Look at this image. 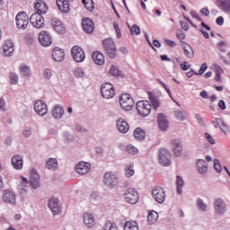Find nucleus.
<instances>
[{
  "label": "nucleus",
  "mask_w": 230,
  "mask_h": 230,
  "mask_svg": "<svg viewBox=\"0 0 230 230\" xmlns=\"http://www.w3.org/2000/svg\"><path fill=\"white\" fill-rule=\"evenodd\" d=\"M103 49L106 52L107 57L109 58L114 59L116 58V43L111 38L106 39L102 41Z\"/></svg>",
  "instance_id": "f257e3e1"
},
{
  "label": "nucleus",
  "mask_w": 230,
  "mask_h": 230,
  "mask_svg": "<svg viewBox=\"0 0 230 230\" xmlns=\"http://www.w3.org/2000/svg\"><path fill=\"white\" fill-rule=\"evenodd\" d=\"M136 109L142 118H146L152 112V104L148 101H138Z\"/></svg>",
  "instance_id": "f03ea898"
},
{
  "label": "nucleus",
  "mask_w": 230,
  "mask_h": 230,
  "mask_svg": "<svg viewBox=\"0 0 230 230\" xmlns=\"http://www.w3.org/2000/svg\"><path fill=\"white\" fill-rule=\"evenodd\" d=\"M123 197L125 202H127L128 204L134 205L137 204V202L139 201V193L134 188H128V190H126Z\"/></svg>",
  "instance_id": "7ed1b4c3"
},
{
  "label": "nucleus",
  "mask_w": 230,
  "mask_h": 230,
  "mask_svg": "<svg viewBox=\"0 0 230 230\" xmlns=\"http://www.w3.org/2000/svg\"><path fill=\"white\" fill-rule=\"evenodd\" d=\"M119 105L124 111L134 109V99L128 93H122L119 97Z\"/></svg>",
  "instance_id": "20e7f679"
},
{
  "label": "nucleus",
  "mask_w": 230,
  "mask_h": 230,
  "mask_svg": "<svg viewBox=\"0 0 230 230\" xmlns=\"http://www.w3.org/2000/svg\"><path fill=\"white\" fill-rule=\"evenodd\" d=\"M16 25L19 30H26L30 24V17L25 12H19L15 17Z\"/></svg>",
  "instance_id": "39448f33"
},
{
  "label": "nucleus",
  "mask_w": 230,
  "mask_h": 230,
  "mask_svg": "<svg viewBox=\"0 0 230 230\" xmlns=\"http://www.w3.org/2000/svg\"><path fill=\"white\" fill-rule=\"evenodd\" d=\"M101 93L102 98L106 100H111V98H114L116 94V90L114 89V85L111 83H105L101 87Z\"/></svg>",
  "instance_id": "423d86ee"
},
{
  "label": "nucleus",
  "mask_w": 230,
  "mask_h": 230,
  "mask_svg": "<svg viewBox=\"0 0 230 230\" xmlns=\"http://www.w3.org/2000/svg\"><path fill=\"white\" fill-rule=\"evenodd\" d=\"M153 198L158 204H163L164 200H166V193L164 192V189L161 187H155L152 190Z\"/></svg>",
  "instance_id": "0eeeda50"
},
{
  "label": "nucleus",
  "mask_w": 230,
  "mask_h": 230,
  "mask_svg": "<svg viewBox=\"0 0 230 230\" xmlns=\"http://www.w3.org/2000/svg\"><path fill=\"white\" fill-rule=\"evenodd\" d=\"M72 57L75 62H84L85 60V52L82 48L74 46L71 49Z\"/></svg>",
  "instance_id": "6e6552de"
},
{
  "label": "nucleus",
  "mask_w": 230,
  "mask_h": 230,
  "mask_svg": "<svg viewBox=\"0 0 230 230\" xmlns=\"http://www.w3.org/2000/svg\"><path fill=\"white\" fill-rule=\"evenodd\" d=\"M39 41L41 46L48 48V46H51L53 40L51 39V34L46 31H42L38 36Z\"/></svg>",
  "instance_id": "1a4fd4ad"
},
{
  "label": "nucleus",
  "mask_w": 230,
  "mask_h": 230,
  "mask_svg": "<svg viewBox=\"0 0 230 230\" xmlns=\"http://www.w3.org/2000/svg\"><path fill=\"white\" fill-rule=\"evenodd\" d=\"M49 208L53 215H58L62 211V205H60V201L57 198H51L49 200Z\"/></svg>",
  "instance_id": "9d476101"
},
{
  "label": "nucleus",
  "mask_w": 230,
  "mask_h": 230,
  "mask_svg": "<svg viewBox=\"0 0 230 230\" xmlns=\"http://www.w3.org/2000/svg\"><path fill=\"white\" fill-rule=\"evenodd\" d=\"M31 23L34 28H44V18L42 14L33 13L30 18Z\"/></svg>",
  "instance_id": "9b49d317"
},
{
  "label": "nucleus",
  "mask_w": 230,
  "mask_h": 230,
  "mask_svg": "<svg viewBox=\"0 0 230 230\" xmlns=\"http://www.w3.org/2000/svg\"><path fill=\"white\" fill-rule=\"evenodd\" d=\"M159 163L162 166H170L172 162L170 161V153L166 149H161L159 153Z\"/></svg>",
  "instance_id": "f8f14e48"
},
{
  "label": "nucleus",
  "mask_w": 230,
  "mask_h": 230,
  "mask_svg": "<svg viewBox=\"0 0 230 230\" xmlns=\"http://www.w3.org/2000/svg\"><path fill=\"white\" fill-rule=\"evenodd\" d=\"M34 111L40 116H44L45 114H48V105L43 101H37L34 103Z\"/></svg>",
  "instance_id": "ddd939ff"
},
{
  "label": "nucleus",
  "mask_w": 230,
  "mask_h": 230,
  "mask_svg": "<svg viewBox=\"0 0 230 230\" xmlns=\"http://www.w3.org/2000/svg\"><path fill=\"white\" fill-rule=\"evenodd\" d=\"M104 183L106 186L112 188V186H116L118 182V177L113 172H106L104 174Z\"/></svg>",
  "instance_id": "4468645a"
},
{
  "label": "nucleus",
  "mask_w": 230,
  "mask_h": 230,
  "mask_svg": "<svg viewBox=\"0 0 230 230\" xmlns=\"http://www.w3.org/2000/svg\"><path fill=\"white\" fill-rule=\"evenodd\" d=\"M56 4L62 13H69V10H71L69 0H56Z\"/></svg>",
  "instance_id": "2eb2a0df"
},
{
  "label": "nucleus",
  "mask_w": 230,
  "mask_h": 230,
  "mask_svg": "<svg viewBox=\"0 0 230 230\" xmlns=\"http://www.w3.org/2000/svg\"><path fill=\"white\" fill-rule=\"evenodd\" d=\"M51 26L58 33H66V27L64 26V23H62V21H60L58 18H53L51 20Z\"/></svg>",
  "instance_id": "dca6fc26"
},
{
  "label": "nucleus",
  "mask_w": 230,
  "mask_h": 230,
  "mask_svg": "<svg viewBox=\"0 0 230 230\" xmlns=\"http://www.w3.org/2000/svg\"><path fill=\"white\" fill-rule=\"evenodd\" d=\"M34 6L37 12L34 13H39V15H44V13H48L49 7H48V4L44 3V1L37 0Z\"/></svg>",
  "instance_id": "f3484780"
},
{
  "label": "nucleus",
  "mask_w": 230,
  "mask_h": 230,
  "mask_svg": "<svg viewBox=\"0 0 230 230\" xmlns=\"http://www.w3.org/2000/svg\"><path fill=\"white\" fill-rule=\"evenodd\" d=\"M117 128L121 132V134H127V132L130 130V126L125 119L120 118L117 120Z\"/></svg>",
  "instance_id": "a211bd4d"
},
{
  "label": "nucleus",
  "mask_w": 230,
  "mask_h": 230,
  "mask_svg": "<svg viewBox=\"0 0 230 230\" xmlns=\"http://www.w3.org/2000/svg\"><path fill=\"white\" fill-rule=\"evenodd\" d=\"M66 57V52H64V49L56 47L52 51V58L55 60V62H62L64 60V58Z\"/></svg>",
  "instance_id": "6ab92c4d"
},
{
  "label": "nucleus",
  "mask_w": 230,
  "mask_h": 230,
  "mask_svg": "<svg viewBox=\"0 0 230 230\" xmlns=\"http://www.w3.org/2000/svg\"><path fill=\"white\" fill-rule=\"evenodd\" d=\"M82 26L86 33H93L94 31V22L91 18L83 19Z\"/></svg>",
  "instance_id": "aec40b11"
},
{
  "label": "nucleus",
  "mask_w": 230,
  "mask_h": 230,
  "mask_svg": "<svg viewBox=\"0 0 230 230\" xmlns=\"http://www.w3.org/2000/svg\"><path fill=\"white\" fill-rule=\"evenodd\" d=\"M75 170L79 175H85V173H89V172H91V164L85 162H80L76 165Z\"/></svg>",
  "instance_id": "412c9836"
},
{
  "label": "nucleus",
  "mask_w": 230,
  "mask_h": 230,
  "mask_svg": "<svg viewBox=\"0 0 230 230\" xmlns=\"http://www.w3.org/2000/svg\"><path fill=\"white\" fill-rule=\"evenodd\" d=\"M40 181V176L39 175L37 171L31 170L30 183L32 186V188H34V190H37V188H39V186H40V183L39 182Z\"/></svg>",
  "instance_id": "4be33fe9"
},
{
  "label": "nucleus",
  "mask_w": 230,
  "mask_h": 230,
  "mask_svg": "<svg viewBox=\"0 0 230 230\" xmlns=\"http://www.w3.org/2000/svg\"><path fill=\"white\" fill-rule=\"evenodd\" d=\"M157 122L160 130L163 132H166V130H168V120L166 119V116L163 113L158 114Z\"/></svg>",
  "instance_id": "5701e85b"
},
{
  "label": "nucleus",
  "mask_w": 230,
  "mask_h": 230,
  "mask_svg": "<svg viewBox=\"0 0 230 230\" xmlns=\"http://www.w3.org/2000/svg\"><path fill=\"white\" fill-rule=\"evenodd\" d=\"M216 4L225 13H230V0H216Z\"/></svg>",
  "instance_id": "b1692460"
},
{
  "label": "nucleus",
  "mask_w": 230,
  "mask_h": 230,
  "mask_svg": "<svg viewBox=\"0 0 230 230\" xmlns=\"http://www.w3.org/2000/svg\"><path fill=\"white\" fill-rule=\"evenodd\" d=\"M12 164L14 170H22V166L24 164V160H22V156L19 155L13 156Z\"/></svg>",
  "instance_id": "393cba45"
},
{
  "label": "nucleus",
  "mask_w": 230,
  "mask_h": 230,
  "mask_svg": "<svg viewBox=\"0 0 230 230\" xmlns=\"http://www.w3.org/2000/svg\"><path fill=\"white\" fill-rule=\"evenodd\" d=\"M92 58L97 66H103L105 64V57L100 51H94L92 55Z\"/></svg>",
  "instance_id": "a878e982"
},
{
  "label": "nucleus",
  "mask_w": 230,
  "mask_h": 230,
  "mask_svg": "<svg viewBox=\"0 0 230 230\" xmlns=\"http://www.w3.org/2000/svg\"><path fill=\"white\" fill-rule=\"evenodd\" d=\"M3 200L7 204H15V194L11 190H4Z\"/></svg>",
  "instance_id": "bb28decb"
},
{
  "label": "nucleus",
  "mask_w": 230,
  "mask_h": 230,
  "mask_svg": "<svg viewBox=\"0 0 230 230\" xmlns=\"http://www.w3.org/2000/svg\"><path fill=\"white\" fill-rule=\"evenodd\" d=\"M84 222L88 227H94V226H96L94 215H93L92 213H84Z\"/></svg>",
  "instance_id": "cd10ccee"
},
{
  "label": "nucleus",
  "mask_w": 230,
  "mask_h": 230,
  "mask_svg": "<svg viewBox=\"0 0 230 230\" xmlns=\"http://www.w3.org/2000/svg\"><path fill=\"white\" fill-rule=\"evenodd\" d=\"M13 43L12 40H6L4 44V55L5 57H12L13 55Z\"/></svg>",
  "instance_id": "c85d7f7f"
},
{
  "label": "nucleus",
  "mask_w": 230,
  "mask_h": 230,
  "mask_svg": "<svg viewBox=\"0 0 230 230\" xmlns=\"http://www.w3.org/2000/svg\"><path fill=\"white\" fill-rule=\"evenodd\" d=\"M215 209L218 215H222V213H226V203H224V199H217L215 200Z\"/></svg>",
  "instance_id": "c756f323"
},
{
  "label": "nucleus",
  "mask_w": 230,
  "mask_h": 230,
  "mask_svg": "<svg viewBox=\"0 0 230 230\" xmlns=\"http://www.w3.org/2000/svg\"><path fill=\"white\" fill-rule=\"evenodd\" d=\"M214 126L216 128H220L224 134H229V128L226 125V122L222 119H216L214 121Z\"/></svg>",
  "instance_id": "7c9ffc66"
},
{
  "label": "nucleus",
  "mask_w": 230,
  "mask_h": 230,
  "mask_svg": "<svg viewBox=\"0 0 230 230\" xmlns=\"http://www.w3.org/2000/svg\"><path fill=\"white\" fill-rule=\"evenodd\" d=\"M182 48H183V54L185 55V57H187V58H193V57H195V52L193 51V48H191L190 44L183 43Z\"/></svg>",
  "instance_id": "2f4dec72"
},
{
  "label": "nucleus",
  "mask_w": 230,
  "mask_h": 230,
  "mask_svg": "<svg viewBox=\"0 0 230 230\" xmlns=\"http://www.w3.org/2000/svg\"><path fill=\"white\" fill-rule=\"evenodd\" d=\"M173 152L176 157H179L182 154V146H181V140L176 139L172 141Z\"/></svg>",
  "instance_id": "473e14b6"
},
{
  "label": "nucleus",
  "mask_w": 230,
  "mask_h": 230,
  "mask_svg": "<svg viewBox=\"0 0 230 230\" xmlns=\"http://www.w3.org/2000/svg\"><path fill=\"white\" fill-rule=\"evenodd\" d=\"M147 94L153 109H155V111H157L160 105L159 99H157L156 96L154 95V93H152L151 92H148Z\"/></svg>",
  "instance_id": "72a5a7b5"
},
{
  "label": "nucleus",
  "mask_w": 230,
  "mask_h": 230,
  "mask_svg": "<svg viewBox=\"0 0 230 230\" xmlns=\"http://www.w3.org/2000/svg\"><path fill=\"white\" fill-rule=\"evenodd\" d=\"M46 168H48V170H57V168H58L57 158L49 159L46 163Z\"/></svg>",
  "instance_id": "f704fd0d"
},
{
  "label": "nucleus",
  "mask_w": 230,
  "mask_h": 230,
  "mask_svg": "<svg viewBox=\"0 0 230 230\" xmlns=\"http://www.w3.org/2000/svg\"><path fill=\"white\" fill-rule=\"evenodd\" d=\"M146 137V134L145 133V130H143L140 128H137L134 131V137L137 139V141H143L145 137Z\"/></svg>",
  "instance_id": "c9c22d12"
},
{
  "label": "nucleus",
  "mask_w": 230,
  "mask_h": 230,
  "mask_svg": "<svg viewBox=\"0 0 230 230\" xmlns=\"http://www.w3.org/2000/svg\"><path fill=\"white\" fill-rule=\"evenodd\" d=\"M197 168L199 173H206V172H208V164L204 160H199L197 163Z\"/></svg>",
  "instance_id": "e433bc0d"
},
{
  "label": "nucleus",
  "mask_w": 230,
  "mask_h": 230,
  "mask_svg": "<svg viewBox=\"0 0 230 230\" xmlns=\"http://www.w3.org/2000/svg\"><path fill=\"white\" fill-rule=\"evenodd\" d=\"M157 218H159V214L154 210H151L147 216V222L148 224H155V222H157Z\"/></svg>",
  "instance_id": "4c0bfd02"
},
{
  "label": "nucleus",
  "mask_w": 230,
  "mask_h": 230,
  "mask_svg": "<svg viewBox=\"0 0 230 230\" xmlns=\"http://www.w3.org/2000/svg\"><path fill=\"white\" fill-rule=\"evenodd\" d=\"M124 230H139V226L136 221H128L124 225Z\"/></svg>",
  "instance_id": "58836bf2"
},
{
  "label": "nucleus",
  "mask_w": 230,
  "mask_h": 230,
  "mask_svg": "<svg viewBox=\"0 0 230 230\" xmlns=\"http://www.w3.org/2000/svg\"><path fill=\"white\" fill-rule=\"evenodd\" d=\"M52 116H54V118L56 119H58L61 116H64V108L60 106H55V108L52 111Z\"/></svg>",
  "instance_id": "ea45409f"
},
{
  "label": "nucleus",
  "mask_w": 230,
  "mask_h": 230,
  "mask_svg": "<svg viewBox=\"0 0 230 230\" xmlns=\"http://www.w3.org/2000/svg\"><path fill=\"white\" fill-rule=\"evenodd\" d=\"M83 4L88 12L94 11V1L93 0H83Z\"/></svg>",
  "instance_id": "a19ab883"
},
{
  "label": "nucleus",
  "mask_w": 230,
  "mask_h": 230,
  "mask_svg": "<svg viewBox=\"0 0 230 230\" xmlns=\"http://www.w3.org/2000/svg\"><path fill=\"white\" fill-rule=\"evenodd\" d=\"M176 184H177V193L178 195L182 194V186H184V180L181 176H177L176 178Z\"/></svg>",
  "instance_id": "79ce46f5"
},
{
  "label": "nucleus",
  "mask_w": 230,
  "mask_h": 230,
  "mask_svg": "<svg viewBox=\"0 0 230 230\" xmlns=\"http://www.w3.org/2000/svg\"><path fill=\"white\" fill-rule=\"evenodd\" d=\"M174 118L178 119V121H184L186 119V112L177 110L174 111Z\"/></svg>",
  "instance_id": "37998d69"
},
{
  "label": "nucleus",
  "mask_w": 230,
  "mask_h": 230,
  "mask_svg": "<svg viewBox=\"0 0 230 230\" xmlns=\"http://www.w3.org/2000/svg\"><path fill=\"white\" fill-rule=\"evenodd\" d=\"M224 73V69L220 66H216L215 70V80L216 82H222V75Z\"/></svg>",
  "instance_id": "c03bdc74"
},
{
  "label": "nucleus",
  "mask_w": 230,
  "mask_h": 230,
  "mask_svg": "<svg viewBox=\"0 0 230 230\" xmlns=\"http://www.w3.org/2000/svg\"><path fill=\"white\" fill-rule=\"evenodd\" d=\"M103 230H118V226L111 221H107L103 226Z\"/></svg>",
  "instance_id": "a18cd8bd"
},
{
  "label": "nucleus",
  "mask_w": 230,
  "mask_h": 230,
  "mask_svg": "<svg viewBox=\"0 0 230 230\" xmlns=\"http://www.w3.org/2000/svg\"><path fill=\"white\" fill-rule=\"evenodd\" d=\"M20 72L22 75H23V76H30V75L31 74L30 71V67H28V66L26 65H22L20 66Z\"/></svg>",
  "instance_id": "49530a36"
},
{
  "label": "nucleus",
  "mask_w": 230,
  "mask_h": 230,
  "mask_svg": "<svg viewBox=\"0 0 230 230\" xmlns=\"http://www.w3.org/2000/svg\"><path fill=\"white\" fill-rule=\"evenodd\" d=\"M125 172H126L127 177H132V175H134V173H135L134 164H129V165L126 166Z\"/></svg>",
  "instance_id": "de8ad7c7"
},
{
  "label": "nucleus",
  "mask_w": 230,
  "mask_h": 230,
  "mask_svg": "<svg viewBox=\"0 0 230 230\" xmlns=\"http://www.w3.org/2000/svg\"><path fill=\"white\" fill-rule=\"evenodd\" d=\"M74 75L76 78H84V76L85 75V72H84L82 68L77 67L74 70Z\"/></svg>",
  "instance_id": "09e8293b"
},
{
  "label": "nucleus",
  "mask_w": 230,
  "mask_h": 230,
  "mask_svg": "<svg viewBox=\"0 0 230 230\" xmlns=\"http://www.w3.org/2000/svg\"><path fill=\"white\" fill-rule=\"evenodd\" d=\"M197 206L201 211H206V209H208V205H206L205 202L200 199H198Z\"/></svg>",
  "instance_id": "8fccbe9b"
},
{
  "label": "nucleus",
  "mask_w": 230,
  "mask_h": 230,
  "mask_svg": "<svg viewBox=\"0 0 230 230\" xmlns=\"http://www.w3.org/2000/svg\"><path fill=\"white\" fill-rule=\"evenodd\" d=\"M10 79L13 85H17V84H19V76L16 74H10Z\"/></svg>",
  "instance_id": "3c124183"
},
{
  "label": "nucleus",
  "mask_w": 230,
  "mask_h": 230,
  "mask_svg": "<svg viewBox=\"0 0 230 230\" xmlns=\"http://www.w3.org/2000/svg\"><path fill=\"white\" fill-rule=\"evenodd\" d=\"M130 31L132 35H139L141 33V29L137 25H133L130 28Z\"/></svg>",
  "instance_id": "603ef678"
},
{
  "label": "nucleus",
  "mask_w": 230,
  "mask_h": 230,
  "mask_svg": "<svg viewBox=\"0 0 230 230\" xmlns=\"http://www.w3.org/2000/svg\"><path fill=\"white\" fill-rule=\"evenodd\" d=\"M126 151L128 154H132V155H136V154H137V149L134 146H127Z\"/></svg>",
  "instance_id": "864d4df0"
},
{
  "label": "nucleus",
  "mask_w": 230,
  "mask_h": 230,
  "mask_svg": "<svg viewBox=\"0 0 230 230\" xmlns=\"http://www.w3.org/2000/svg\"><path fill=\"white\" fill-rule=\"evenodd\" d=\"M43 76L46 78V80H49L51 76H53V72L49 68H46L43 72Z\"/></svg>",
  "instance_id": "5fc2aeb1"
},
{
  "label": "nucleus",
  "mask_w": 230,
  "mask_h": 230,
  "mask_svg": "<svg viewBox=\"0 0 230 230\" xmlns=\"http://www.w3.org/2000/svg\"><path fill=\"white\" fill-rule=\"evenodd\" d=\"M158 84L164 87V89L166 91V93L169 94V96H172V92L170 91V88H168V85L164 84L161 79H157Z\"/></svg>",
  "instance_id": "6e6d98bb"
},
{
  "label": "nucleus",
  "mask_w": 230,
  "mask_h": 230,
  "mask_svg": "<svg viewBox=\"0 0 230 230\" xmlns=\"http://www.w3.org/2000/svg\"><path fill=\"white\" fill-rule=\"evenodd\" d=\"M214 169L217 173H220V172H222V165H220V162L217 159L214 161Z\"/></svg>",
  "instance_id": "4d7b16f0"
},
{
  "label": "nucleus",
  "mask_w": 230,
  "mask_h": 230,
  "mask_svg": "<svg viewBox=\"0 0 230 230\" xmlns=\"http://www.w3.org/2000/svg\"><path fill=\"white\" fill-rule=\"evenodd\" d=\"M110 73L113 75V76H119V69H118V67L112 66L110 68Z\"/></svg>",
  "instance_id": "13d9d810"
},
{
  "label": "nucleus",
  "mask_w": 230,
  "mask_h": 230,
  "mask_svg": "<svg viewBox=\"0 0 230 230\" xmlns=\"http://www.w3.org/2000/svg\"><path fill=\"white\" fill-rule=\"evenodd\" d=\"M190 15H191L193 19H196V21H199V22H202V18H200V16H199V13H197L194 10H191L190 12Z\"/></svg>",
  "instance_id": "bf43d9fd"
},
{
  "label": "nucleus",
  "mask_w": 230,
  "mask_h": 230,
  "mask_svg": "<svg viewBox=\"0 0 230 230\" xmlns=\"http://www.w3.org/2000/svg\"><path fill=\"white\" fill-rule=\"evenodd\" d=\"M113 28L117 33L118 39H119L121 37V30H119V25L118 22H113Z\"/></svg>",
  "instance_id": "052dcab7"
},
{
  "label": "nucleus",
  "mask_w": 230,
  "mask_h": 230,
  "mask_svg": "<svg viewBox=\"0 0 230 230\" xmlns=\"http://www.w3.org/2000/svg\"><path fill=\"white\" fill-rule=\"evenodd\" d=\"M191 65H188V62L183 61L182 63H181L180 67L182 69V71H188V69H190Z\"/></svg>",
  "instance_id": "680f3d73"
},
{
  "label": "nucleus",
  "mask_w": 230,
  "mask_h": 230,
  "mask_svg": "<svg viewBox=\"0 0 230 230\" xmlns=\"http://www.w3.org/2000/svg\"><path fill=\"white\" fill-rule=\"evenodd\" d=\"M208 69V64L204 63L202 64L199 73H196V75H204V72H206Z\"/></svg>",
  "instance_id": "e2e57ef3"
},
{
  "label": "nucleus",
  "mask_w": 230,
  "mask_h": 230,
  "mask_svg": "<svg viewBox=\"0 0 230 230\" xmlns=\"http://www.w3.org/2000/svg\"><path fill=\"white\" fill-rule=\"evenodd\" d=\"M216 24H217V26H224V17L218 16L216 19Z\"/></svg>",
  "instance_id": "0e129e2a"
},
{
  "label": "nucleus",
  "mask_w": 230,
  "mask_h": 230,
  "mask_svg": "<svg viewBox=\"0 0 230 230\" xmlns=\"http://www.w3.org/2000/svg\"><path fill=\"white\" fill-rule=\"evenodd\" d=\"M205 137H207L210 145H215V138H213L211 135H209L208 133H205Z\"/></svg>",
  "instance_id": "69168bd1"
},
{
  "label": "nucleus",
  "mask_w": 230,
  "mask_h": 230,
  "mask_svg": "<svg viewBox=\"0 0 230 230\" xmlns=\"http://www.w3.org/2000/svg\"><path fill=\"white\" fill-rule=\"evenodd\" d=\"M201 15H205V17H208L209 15V9L204 7L200 11Z\"/></svg>",
  "instance_id": "338daca9"
},
{
  "label": "nucleus",
  "mask_w": 230,
  "mask_h": 230,
  "mask_svg": "<svg viewBox=\"0 0 230 230\" xmlns=\"http://www.w3.org/2000/svg\"><path fill=\"white\" fill-rule=\"evenodd\" d=\"M218 107L221 109V111H226V102H224V100H220L218 102Z\"/></svg>",
  "instance_id": "774afa93"
}]
</instances>
